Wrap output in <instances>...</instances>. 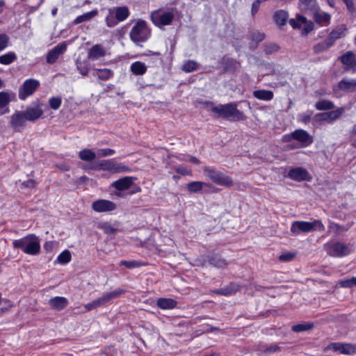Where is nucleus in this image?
<instances>
[{
    "instance_id": "12",
    "label": "nucleus",
    "mask_w": 356,
    "mask_h": 356,
    "mask_svg": "<svg viewBox=\"0 0 356 356\" xmlns=\"http://www.w3.org/2000/svg\"><path fill=\"white\" fill-rule=\"evenodd\" d=\"M345 108L341 107L337 110L318 113L315 115V119L317 122H327L328 123H332L336 120L339 119L341 115L344 113Z\"/></svg>"
},
{
    "instance_id": "25",
    "label": "nucleus",
    "mask_w": 356,
    "mask_h": 356,
    "mask_svg": "<svg viewBox=\"0 0 356 356\" xmlns=\"http://www.w3.org/2000/svg\"><path fill=\"white\" fill-rule=\"evenodd\" d=\"M48 304L52 309L61 310L67 307L68 305V300L65 297L56 296L51 298L49 300Z\"/></svg>"
},
{
    "instance_id": "26",
    "label": "nucleus",
    "mask_w": 356,
    "mask_h": 356,
    "mask_svg": "<svg viewBox=\"0 0 356 356\" xmlns=\"http://www.w3.org/2000/svg\"><path fill=\"white\" fill-rule=\"evenodd\" d=\"M147 65L140 61L134 62L130 66V71L136 76H142L147 72Z\"/></svg>"
},
{
    "instance_id": "17",
    "label": "nucleus",
    "mask_w": 356,
    "mask_h": 356,
    "mask_svg": "<svg viewBox=\"0 0 356 356\" xmlns=\"http://www.w3.org/2000/svg\"><path fill=\"white\" fill-rule=\"evenodd\" d=\"M288 177L298 181L309 180L311 179L307 170L300 167L291 169L289 172Z\"/></svg>"
},
{
    "instance_id": "59",
    "label": "nucleus",
    "mask_w": 356,
    "mask_h": 356,
    "mask_svg": "<svg viewBox=\"0 0 356 356\" xmlns=\"http://www.w3.org/2000/svg\"><path fill=\"white\" fill-rule=\"evenodd\" d=\"M176 171L183 175H191V170L186 168L179 167L176 169Z\"/></svg>"
},
{
    "instance_id": "61",
    "label": "nucleus",
    "mask_w": 356,
    "mask_h": 356,
    "mask_svg": "<svg viewBox=\"0 0 356 356\" xmlns=\"http://www.w3.org/2000/svg\"><path fill=\"white\" fill-rule=\"evenodd\" d=\"M54 247V243L53 241L47 242L44 245V248L47 250H51Z\"/></svg>"
},
{
    "instance_id": "34",
    "label": "nucleus",
    "mask_w": 356,
    "mask_h": 356,
    "mask_svg": "<svg viewBox=\"0 0 356 356\" xmlns=\"http://www.w3.org/2000/svg\"><path fill=\"white\" fill-rule=\"evenodd\" d=\"M17 59V55L13 51H9L0 56V63L2 65H10Z\"/></svg>"
},
{
    "instance_id": "57",
    "label": "nucleus",
    "mask_w": 356,
    "mask_h": 356,
    "mask_svg": "<svg viewBox=\"0 0 356 356\" xmlns=\"http://www.w3.org/2000/svg\"><path fill=\"white\" fill-rule=\"evenodd\" d=\"M328 227L330 232H338L341 229V226L334 222H330Z\"/></svg>"
},
{
    "instance_id": "35",
    "label": "nucleus",
    "mask_w": 356,
    "mask_h": 356,
    "mask_svg": "<svg viewBox=\"0 0 356 356\" xmlns=\"http://www.w3.org/2000/svg\"><path fill=\"white\" fill-rule=\"evenodd\" d=\"M208 184L202 181H191L188 184L187 188L191 193H197L203 189L204 186H207Z\"/></svg>"
},
{
    "instance_id": "47",
    "label": "nucleus",
    "mask_w": 356,
    "mask_h": 356,
    "mask_svg": "<svg viewBox=\"0 0 356 356\" xmlns=\"http://www.w3.org/2000/svg\"><path fill=\"white\" fill-rule=\"evenodd\" d=\"M62 104L60 97H52L49 99V106L54 110H58Z\"/></svg>"
},
{
    "instance_id": "37",
    "label": "nucleus",
    "mask_w": 356,
    "mask_h": 356,
    "mask_svg": "<svg viewBox=\"0 0 356 356\" xmlns=\"http://www.w3.org/2000/svg\"><path fill=\"white\" fill-rule=\"evenodd\" d=\"M316 108L319 111L330 110L334 108V104L328 100H320L315 104Z\"/></svg>"
},
{
    "instance_id": "48",
    "label": "nucleus",
    "mask_w": 356,
    "mask_h": 356,
    "mask_svg": "<svg viewBox=\"0 0 356 356\" xmlns=\"http://www.w3.org/2000/svg\"><path fill=\"white\" fill-rule=\"evenodd\" d=\"M312 114L313 112L311 111H307L305 113H300L298 115V120L304 124H307L309 122Z\"/></svg>"
},
{
    "instance_id": "50",
    "label": "nucleus",
    "mask_w": 356,
    "mask_h": 356,
    "mask_svg": "<svg viewBox=\"0 0 356 356\" xmlns=\"http://www.w3.org/2000/svg\"><path fill=\"white\" fill-rule=\"evenodd\" d=\"M238 290V286L236 284H232L229 288L222 289L221 291L220 292V294L227 296L232 294L233 293L236 292Z\"/></svg>"
},
{
    "instance_id": "21",
    "label": "nucleus",
    "mask_w": 356,
    "mask_h": 356,
    "mask_svg": "<svg viewBox=\"0 0 356 356\" xmlns=\"http://www.w3.org/2000/svg\"><path fill=\"white\" fill-rule=\"evenodd\" d=\"M346 33V26L345 24H340L332 29L327 39L329 40L330 42H331V44L333 45L337 40L345 37Z\"/></svg>"
},
{
    "instance_id": "63",
    "label": "nucleus",
    "mask_w": 356,
    "mask_h": 356,
    "mask_svg": "<svg viewBox=\"0 0 356 356\" xmlns=\"http://www.w3.org/2000/svg\"><path fill=\"white\" fill-rule=\"evenodd\" d=\"M301 3H305L307 6H312L315 0H300Z\"/></svg>"
},
{
    "instance_id": "31",
    "label": "nucleus",
    "mask_w": 356,
    "mask_h": 356,
    "mask_svg": "<svg viewBox=\"0 0 356 356\" xmlns=\"http://www.w3.org/2000/svg\"><path fill=\"white\" fill-rule=\"evenodd\" d=\"M92 75L102 80H108L113 76V73L108 69H94Z\"/></svg>"
},
{
    "instance_id": "27",
    "label": "nucleus",
    "mask_w": 356,
    "mask_h": 356,
    "mask_svg": "<svg viewBox=\"0 0 356 356\" xmlns=\"http://www.w3.org/2000/svg\"><path fill=\"white\" fill-rule=\"evenodd\" d=\"M106 51L99 44L94 45L88 51V58L92 60H97L104 56Z\"/></svg>"
},
{
    "instance_id": "1",
    "label": "nucleus",
    "mask_w": 356,
    "mask_h": 356,
    "mask_svg": "<svg viewBox=\"0 0 356 356\" xmlns=\"http://www.w3.org/2000/svg\"><path fill=\"white\" fill-rule=\"evenodd\" d=\"M13 245L29 255H37L40 251V242L35 234H28L19 239L14 240Z\"/></svg>"
},
{
    "instance_id": "15",
    "label": "nucleus",
    "mask_w": 356,
    "mask_h": 356,
    "mask_svg": "<svg viewBox=\"0 0 356 356\" xmlns=\"http://www.w3.org/2000/svg\"><path fill=\"white\" fill-rule=\"evenodd\" d=\"M327 348L328 350L345 355H352L356 353V346L350 343H332L328 346Z\"/></svg>"
},
{
    "instance_id": "9",
    "label": "nucleus",
    "mask_w": 356,
    "mask_h": 356,
    "mask_svg": "<svg viewBox=\"0 0 356 356\" xmlns=\"http://www.w3.org/2000/svg\"><path fill=\"white\" fill-rule=\"evenodd\" d=\"M40 86L39 81L34 79H26L19 90V98L25 100L32 95Z\"/></svg>"
},
{
    "instance_id": "39",
    "label": "nucleus",
    "mask_w": 356,
    "mask_h": 356,
    "mask_svg": "<svg viewBox=\"0 0 356 356\" xmlns=\"http://www.w3.org/2000/svg\"><path fill=\"white\" fill-rule=\"evenodd\" d=\"M198 68V63L194 60H188L184 63L182 65V70L185 72H191Z\"/></svg>"
},
{
    "instance_id": "6",
    "label": "nucleus",
    "mask_w": 356,
    "mask_h": 356,
    "mask_svg": "<svg viewBox=\"0 0 356 356\" xmlns=\"http://www.w3.org/2000/svg\"><path fill=\"white\" fill-rule=\"evenodd\" d=\"M327 254L332 257H341L349 254L352 249L343 243L330 241L325 245Z\"/></svg>"
},
{
    "instance_id": "7",
    "label": "nucleus",
    "mask_w": 356,
    "mask_h": 356,
    "mask_svg": "<svg viewBox=\"0 0 356 356\" xmlns=\"http://www.w3.org/2000/svg\"><path fill=\"white\" fill-rule=\"evenodd\" d=\"M95 169L108 171L113 174L125 172L129 170L128 167L112 159L102 160L97 162L95 165Z\"/></svg>"
},
{
    "instance_id": "10",
    "label": "nucleus",
    "mask_w": 356,
    "mask_h": 356,
    "mask_svg": "<svg viewBox=\"0 0 356 356\" xmlns=\"http://www.w3.org/2000/svg\"><path fill=\"white\" fill-rule=\"evenodd\" d=\"M206 175L218 185L229 186L232 185V179L225 174L211 168L205 169Z\"/></svg>"
},
{
    "instance_id": "52",
    "label": "nucleus",
    "mask_w": 356,
    "mask_h": 356,
    "mask_svg": "<svg viewBox=\"0 0 356 356\" xmlns=\"http://www.w3.org/2000/svg\"><path fill=\"white\" fill-rule=\"evenodd\" d=\"M295 255L293 252H285L279 257V259L282 261H289L295 257Z\"/></svg>"
},
{
    "instance_id": "45",
    "label": "nucleus",
    "mask_w": 356,
    "mask_h": 356,
    "mask_svg": "<svg viewBox=\"0 0 356 356\" xmlns=\"http://www.w3.org/2000/svg\"><path fill=\"white\" fill-rule=\"evenodd\" d=\"M10 37L6 33H0V52L5 50L10 44Z\"/></svg>"
},
{
    "instance_id": "3",
    "label": "nucleus",
    "mask_w": 356,
    "mask_h": 356,
    "mask_svg": "<svg viewBox=\"0 0 356 356\" xmlns=\"http://www.w3.org/2000/svg\"><path fill=\"white\" fill-rule=\"evenodd\" d=\"M324 230L325 226L322 221L317 219L311 222L303 220L293 221L291 226V232L293 236H298L300 233Z\"/></svg>"
},
{
    "instance_id": "38",
    "label": "nucleus",
    "mask_w": 356,
    "mask_h": 356,
    "mask_svg": "<svg viewBox=\"0 0 356 356\" xmlns=\"http://www.w3.org/2000/svg\"><path fill=\"white\" fill-rule=\"evenodd\" d=\"M106 24L108 27H113L118 24L119 22L118 19L115 17V14L113 8H110L108 14L106 17Z\"/></svg>"
},
{
    "instance_id": "62",
    "label": "nucleus",
    "mask_w": 356,
    "mask_h": 356,
    "mask_svg": "<svg viewBox=\"0 0 356 356\" xmlns=\"http://www.w3.org/2000/svg\"><path fill=\"white\" fill-rule=\"evenodd\" d=\"M35 184H35V181H33L32 179H29L24 182V186L28 188H33L35 186Z\"/></svg>"
},
{
    "instance_id": "36",
    "label": "nucleus",
    "mask_w": 356,
    "mask_h": 356,
    "mask_svg": "<svg viewBox=\"0 0 356 356\" xmlns=\"http://www.w3.org/2000/svg\"><path fill=\"white\" fill-rule=\"evenodd\" d=\"M79 158L85 161H91L96 158V153L88 149H84L79 152Z\"/></svg>"
},
{
    "instance_id": "23",
    "label": "nucleus",
    "mask_w": 356,
    "mask_h": 356,
    "mask_svg": "<svg viewBox=\"0 0 356 356\" xmlns=\"http://www.w3.org/2000/svg\"><path fill=\"white\" fill-rule=\"evenodd\" d=\"M124 293V291L123 289H117L111 292L104 294L102 297H100L99 298H97V300L101 306V305L108 303L112 299L120 296V295H122Z\"/></svg>"
},
{
    "instance_id": "42",
    "label": "nucleus",
    "mask_w": 356,
    "mask_h": 356,
    "mask_svg": "<svg viewBox=\"0 0 356 356\" xmlns=\"http://www.w3.org/2000/svg\"><path fill=\"white\" fill-rule=\"evenodd\" d=\"M11 101V95L6 92H0V109H4Z\"/></svg>"
},
{
    "instance_id": "13",
    "label": "nucleus",
    "mask_w": 356,
    "mask_h": 356,
    "mask_svg": "<svg viewBox=\"0 0 356 356\" xmlns=\"http://www.w3.org/2000/svg\"><path fill=\"white\" fill-rule=\"evenodd\" d=\"M92 209L97 213L110 212L116 209V204L112 201L100 199L92 202Z\"/></svg>"
},
{
    "instance_id": "30",
    "label": "nucleus",
    "mask_w": 356,
    "mask_h": 356,
    "mask_svg": "<svg viewBox=\"0 0 356 356\" xmlns=\"http://www.w3.org/2000/svg\"><path fill=\"white\" fill-rule=\"evenodd\" d=\"M253 96L263 101H270L273 98V92L267 90H257L253 92Z\"/></svg>"
},
{
    "instance_id": "54",
    "label": "nucleus",
    "mask_w": 356,
    "mask_h": 356,
    "mask_svg": "<svg viewBox=\"0 0 356 356\" xmlns=\"http://www.w3.org/2000/svg\"><path fill=\"white\" fill-rule=\"evenodd\" d=\"M212 263L218 268H224L227 266L225 260L222 259H213Z\"/></svg>"
},
{
    "instance_id": "11",
    "label": "nucleus",
    "mask_w": 356,
    "mask_h": 356,
    "mask_svg": "<svg viewBox=\"0 0 356 356\" xmlns=\"http://www.w3.org/2000/svg\"><path fill=\"white\" fill-rule=\"evenodd\" d=\"M291 26L294 29H300L304 34H307L314 29V24L311 21L301 15H297L296 19H291L289 21Z\"/></svg>"
},
{
    "instance_id": "16",
    "label": "nucleus",
    "mask_w": 356,
    "mask_h": 356,
    "mask_svg": "<svg viewBox=\"0 0 356 356\" xmlns=\"http://www.w3.org/2000/svg\"><path fill=\"white\" fill-rule=\"evenodd\" d=\"M23 113L26 120L35 121L42 115L43 111L42 109L41 104L37 103L35 106H28Z\"/></svg>"
},
{
    "instance_id": "46",
    "label": "nucleus",
    "mask_w": 356,
    "mask_h": 356,
    "mask_svg": "<svg viewBox=\"0 0 356 356\" xmlns=\"http://www.w3.org/2000/svg\"><path fill=\"white\" fill-rule=\"evenodd\" d=\"M313 327V324L312 323H300L292 327V330L296 332H300L303 331H307L312 329Z\"/></svg>"
},
{
    "instance_id": "55",
    "label": "nucleus",
    "mask_w": 356,
    "mask_h": 356,
    "mask_svg": "<svg viewBox=\"0 0 356 356\" xmlns=\"http://www.w3.org/2000/svg\"><path fill=\"white\" fill-rule=\"evenodd\" d=\"M77 69L79 72L83 75H86L88 73L89 67L86 65H83L82 63L77 64Z\"/></svg>"
},
{
    "instance_id": "56",
    "label": "nucleus",
    "mask_w": 356,
    "mask_h": 356,
    "mask_svg": "<svg viewBox=\"0 0 356 356\" xmlns=\"http://www.w3.org/2000/svg\"><path fill=\"white\" fill-rule=\"evenodd\" d=\"M346 5L348 10L350 12H354L355 10V3L353 0H343Z\"/></svg>"
},
{
    "instance_id": "44",
    "label": "nucleus",
    "mask_w": 356,
    "mask_h": 356,
    "mask_svg": "<svg viewBox=\"0 0 356 356\" xmlns=\"http://www.w3.org/2000/svg\"><path fill=\"white\" fill-rule=\"evenodd\" d=\"M332 44L331 42H330L329 40L327 38L322 42H320L315 45L314 47V50L316 53H319L321 51H323L327 49H329L330 47H332Z\"/></svg>"
},
{
    "instance_id": "33",
    "label": "nucleus",
    "mask_w": 356,
    "mask_h": 356,
    "mask_svg": "<svg viewBox=\"0 0 356 356\" xmlns=\"http://www.w3.org/2000/svg\"><path fill=\"white\" fill-rule=\"evenodd\" d=\"M98 14V12L97 10H93L92 11H90L88 13H84L81 15L78 16L73 22L74 24H78L80 23H82L83 22H87L90 20L94 17L97 16Z\"/></svg>"
},
{
    "instance_id": "43",
    "label": "nucleus",
    "mask_w": 356,
    "mask_h": 356,
    "mask_svg": "<svg viewBox=\"0 0 356 356\" xmlns=\"http://www.w3.org/2000/svg\"><path fill=\"white\" fill-rule=\"evenodd\" d=\"M98 227L103 230L107 234H113L116 232V228L111 223L107 222H102L98 225Z\"/></svg>"
},
{
    "instance_id": "24",
    "label": "nucleus",
    "mask_w": 356,
    "mask_h": 356,
    "mask_svg": "<svg viewBox=\"0 0 356 356\" xmlns=\"http://www.w3.org/2000/svg\"><path fill=\"white\" fill-rule=\"evenodd\" d=\"M314 21L321 26H327L330 23L331 15L323 10H316L314 13Z\"/></svg>"
},
{
    "instance_id": "4",
    "label": "nucleus",
    "mask_w": 356,
    "mask_h": 356,
    "mask_svg": "<svg viewBox=\"0 0 356 356\" xmlns=\"http://www.w3.org/2000/svg\"><path fill=\"white\" fill-rule=\"evenodd\" d=\"M150 17L155 26L161 28L172 23L175 12L172 9H158L151 13Z\"/></svg>"
},
{
    "instance_id": "60",
    "label": "nucleus",
    "mask_w": 356,
    "mask_h": 356,
    "mask_svg": "<svg viewBox=\"0 0 356 356\" xmlns=\"http://www.w3.org/2000/svg\"><path fill=\"white\" fill-rule=\"evenodd\" d=\"M260 3L256 0L252 5V14L254 15L259 10Z\"/></svg>"
},
{
    "instance_id": "40",
    "label": "nucleus",
    "mask_w": 356,
    "mask_h": 356,
    "mask_svg": "<svg viewBox=\"0 0 356 356\" xmlns=\"http://www.w3.org/2000/svg\"><path fill=\"white\" fill-rule=\"evenodd\" d=\"M337 284L343 288L355 287L356 286V277L341 280Z\"/></svg>"
},
{
    "instance_id": "41",
    "label": "nucleus",
    "mask_w": 356,
    "mask_h": 356,
    "mask_svg": "<svg viewBox=\"0 0 356 356\" xmlns=\"http://www.w3.org/2000/svg\"><path fill=\"white\" fill-rule=\"evenodd\" d=\"M71 253L69 250L63 251L57 257L56 261L60 264H68L71 261Z\"/></svg>"
},
{
    "instance_id": "49",
    "label": "nucleus",
    "mask_w": 356,
    "mask_h": 356,
    "mask_svg": "<svg viewBox=\"0 0 356 356\" xmlns=\"http://www.w3.org/2000/svg\"><path fill=\"white\" fill-rule=\"evenodd\" d=\"M115 153L114 149L106 148V149H99L97 151L96 156L97 155L99 157H105L108 156H112Z\"/></svg>"
},
{
    "instance_id": "58",
    "label": "nucleus",
    "mask_w": 356,
    "mask_h": 356,
    "mask_svg": "<svg viewBox=\"0 0 356 356\" xmlns=\"http://www.w3.org/2000/svg\"><path fill=\"white\" fill-rule=\"evenodd\" d=\"M264 38V35L261 33H254L252 35V40H254L257 42L263 40Z\"/></svg>"
},
{
    "instance_id": "22",
    "label": "nucleus",
    "mask_w": 356,
    "mask_h": 356,
    "mask_svg": "<svg viewBox=\"0 0 356 356\" xmlns=\"http://www.w3.org/2000/svg\"><path fill=\"white\" fill-rule=\"evenodd\" d=\"M134 178L132 177H124L111 184V186L118 191H125L129 189L134 184Z\"/></svg>"
},
{
    "instance_id": "20",
    "label": "nucleus",
    "mask_w": 356,
    "mask_h": 356,
    "mask_svg": "<svg viewBox=\"0 0 356 356\" xmlns=\"http://www.w3.org/2000/svg\"><path fill=\"white\" fill-rule=\"evenodd\" d=\"M343 90L346 92H351L356 90V79H343L337 85V86L334 88V90L337 91Z\"/></svg>"
},
{
    "instance_id": "51",
    "label": "nucleus",
    "mask_w": 356,
    "mask_h": 356,
    "mask_svg": "<svg viewBox=\"0 0 356 356\" xmlns=\"http://www.w3.org/2000/svg\"><path fill=\"white\" fill-rule=\"evenodd\" d=\"M120 265L124 266L128 268H134L140 266L141 263H140L137 261H134V260H131V261L122 260L120 261Z\"/></svg>"
},
{
    "instance_id": "14",
    "label": "nucleus",
    "mask_w": 356,
    "mask_h": 356,
    "mask_svg": "<svg viewBox=\"0 0 356 356\" xmlns=\"http://www.w3.org/2000/svg\"><path fill=\"white\" fill-rule=\"evenodd\" d=\"M26 119L23 111H16L10 117V126L16 131H20L26 125Z\"/></svg>"
},
{
    "instance_id": "18",
    "label": "nucleus",
    "mask_w": 356,
    "mask_h": 356,
    "mask_svg": "<svg viewBox=\"0 0 356 356\" xmlns=\"http://www.w3.org/2000/svg\"><path fill=\"white\" fill-rule=\"evenodd\" d=\"M341 62L345 65V69L353 72H356V56L348 51L341 56Z\"/></svg>"
},
{
    "instance_id": "2",
    "label": "nucleus",
    "mask_w": 356,
    "mask_h": 356,
    "mask_svg": "<svg viewBox=\"0 0 356 356\" xmlns=\"http://www.w3.org/2000/svg\"><path fill=\"white\" fill-rule=\"evenodd\" d=\"M211 111L219 117L232 121H240L245 119V115L237 109V105L234 103L212 106Z\"/></svg>"
},
{
    "instance_id": "19",
    "label": "nucleus",
    "mask_w": 356,
    "mask_h": 356,
    "mask_svg": "<svg viewBox=\"0 0 356 356\" xmlns=\"http://www.w3.org/2000/svg\"><path fill=\"white\" fill-rule=\"evenodd\" d=\"M67 49V44L61 43L52 49L47 56V62L48 63H54L58 58V57L64 54Z\"/></svg>"
},
{
    "instance_id": "8",
    "label": "nucleus",
    "mask_w": 356,
    "mask_h": 356,
    "mask_svg": "<svg viewBox=\"0 0 356 356\" xmlns=\"http://www.w3.org/2000/svg\"><path fill=\"white\" fill-rule=\"evenodd\" d=\"M284 139L285 141L297 140L299 143L298 147H306L313 143L312 136L306 131L300 129L295 130L289 135L284 136Z\"/></svg>"
},
{
    "instance_id": "64",
    "label": "nucleus",
    "mask_w": 356,
    "mask_h": 356,
    "mask_svg": "<svg viewBox=\"0 0 356 356\" xmlns=\"http://www.w3.org/2000/svg\"><path fill=\"white\" fill-rule=\"evenodd\" d=\"M188 161L191 162V163H199L198 159L197 158H195V157H193V156H188Z\"/></svg>"
},
{
    "instance_id": "29",
    "label": "nucleus",
    "mask_w": 356,
    "mask_h": 356,
    "mask_svg": "<svg viewBox=\"0 0 356 356\" xmlns=\"http://www.w3.org/2000/svg\"><path fill=\"white\" fill-rule=\"evenodd\" d=\"M113 10L118 22L124 21L129 15V10L126 6L114 7Z\"/></svg>"
},
{
    "instance_id": "28",
    "label": "nucleus",
    "mask_w": 356,
    "mask_h": 356,
    "mask_svg": "<svg viewBox=\"0 0 356 356\" xmlns=\"http://www.w3.org/2000/svg\"><path fill=\"white\" fill-rule=\"evenodd\" d=\"M156 304L162 309H172L177 306V302L172 298H159Z\"/></svg>"
},
{
    "instance_id": "5",
    "label": "nucleus",
    "mask_w": 356,
    "mask_h": 356,
    "mask_svg": "<svg viewBox=\"0 0 356 356\" xmlns=\"http://www.w3.org/2000/svg\"><path fill=\"white\" fill-rule=\"evenodd\" d=\"M149 35L150 31L143 20H138L130 31V38L135 43L146 41Z\"/></svg>"
},
{
    "instance_id": "53",
    "label": "nucleus",
    "mask_w": 356,
    "mask_h": 356,
    "mask_svg": "<svg viewBox=\"0 0 356 356\" xmlns=\"http://www.w3.org/2000/svg\"><path fill=\"white\" fill-rule=\"evenodd\" d=\"M99 306H100V305H99L97 299H96V300H93L92 302L85 305L84 307L87 311H90V310H92Z\"/></svg>"
},
{
    "instance_id": "32",
    "label": "nucleus",
    "mask_w": 356,
    "mask_h": 356,
    "mask_svg": "<svg viewBox=\"0 0 356 356\" xmlns=\"http://www.w3.org/2000/svg\"><path fill=\"white\" fill-rule=\"evenodd\" d=\"M288 18L289 15L287 12L284 10H279L274 13L275 21L280 26L284 25L286 23Z\"/></svg>"
}]
</instances>
